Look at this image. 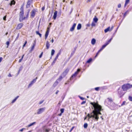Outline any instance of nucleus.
Returning <instances> with one entry per match:
<instances>
[{"label": "nucleus", "mask_w": 132, "mask_h": 132, "mask_svg": "<svg viewBox=\"0 0 132 132\" xmlns=\"http://www.w3.org/2000/svg\"><path fill=\"white\" fill-rule=\"evenodd\" d=\"M90 104L92 105L94 108V109L90 114H88L87 116L85 118L84 120H85L88 117V120L89 121L90 118H92L95 121H97L99 118V114L101 115L102 114L100 111L102 110L101 106L95 103L91 102Z\"/></svg>", "instance_id": "nucleus-1"}, {"label": "nucleus", "mask_w": 132, "mask_h": 132, "mask_svg": "<svg viewBox=\"0 0 132 132\" xmlns=\"http://www.w3.org/2000/svg\"><path fill=\"white\" fill-rule=\"evenodd\" d=\"M105 102L107 103L109 105H111V109L112 110H114L115 108V104H114L113 105V102L111 98H108L105 101Z\"/></svg>", "instance_id": "nucleus-2"}, {"label": "nucleus", "mask_w": 132, "mask_h": 132, "mask_svg": "<svg viewBox=\"0 0 132 132\" xmlns=\"http://www.w3.org/2000/svg\"><path fill=\"white\" fill-rule=\"evenodd\" d=\"M132 87V85H130L129 84H127L123 85L122 86L121 89H122L124 91H125L131 88Z\"/></svg>", "instance_id": "nucleus-3"}, {"label": "nucleus", "mask_w": 132, "mask_h": 132, "mask_svg": "<svg viewBox=\"0 0 132 132\" xmlns=\"http://www.w3.org/2000/svg\"><path fill=\"white\" fill-rule=\"evenodd\" d=\"M118 94L119 97H121L125 93L123 92V90L120 87L117 90Z\"/></svg>", "instance_id": "nucleus-4"}, {"label": "nucleus", "mask_w": 132, "mask_h": 132, "mask_svg": "<svg viewBox=\"0 0 132 132\" xmlns=\"http://www.w3.org/2000/svg\"><path fill=\"white\" fill-rule=\"evenodd\" d=\"M45 109L46 108L45 107L39 109L37 110V114H40L42 113L45 111Z\"/></svg>", "instance_id": "nucleus-5"}, {"label": "nucleus", "mask_w": 132, "mask_h": 132, "mask_svg": "<svg viewBox=\"0 0 132 132\" xmlns=\"http://www.w3.org/2000/svg\"><path fill=\"white\" fill-rule=\"evenodd\" d=\"M129 12H128V11L127 10L126 11L125 13L124 14H123V17L122 18V20H121V22L119 24V25L118 27H117V29H118V28L119 27V26L120 25V24L121 22H122V20L124 19V18L127 15V14H129Z\"/></svg>", "instance_id": "nucleus-6"}, {"label": "nucleus", "mask_w": 132, "mask_h": 132, "mask_svg": "<svg viewBox=\"0 0 132 132\" xmlns=\"http://www.w3.org/2000/svg\"><path fill=\"white\" fill-rule=\"evenodd\" d=\"M37 79V77L35 79H33L32 80L31 82L29 84L28 87V88H29L32 85L35 83L36 82Z\"/></svg>", "instance_id": "nucleus-7"}, {"label": "nucleus", "mask_w": 132, "mask_h": 132, "mask_svg": "<svg viewBox=\"0 0 132 132\" xmlns=\"http://www.w3.org/2000/svg\"><path fill=\"white\" fill-rule=\"evenodd\" d=\"M69 71V68H67L65 71H64L62 75V76L64 77L67 74Z\"/></svg>", "instance_id": "nucleus-8"}, {"label": "nucleus", "mask_w": 132, "mask_h": 132, "mask_svg": "<svg viewBox=\"0 0 132 132\" xmlns=\"http://www.w3.org/2000/svg\"><path fill=\"white\" fill-rule=\"evenodd\" d=\"M60 54H61V51H60V50L59 52L57 54L56 57H55V58L53 61L52 64H54L55 63L57 59L58 58L59 56L60 55Z\"/></svg>", "instance_id": "nucleus-9"}, {"label": "nucleus", "mask_w": 132, "mask_h": 132, "mask_svg": "<svg viewBox=\"0 0 132 132\" xmlns=\"http://www.w3.org/2000/svg\"><path fill=\"white\" fill-rule=\"evenodd\" d=\"M49 29L48 28L47 30L46 31L45 34V39H46L48 36L49 32Z\"/></svg>", "instance_id": "nucleus-10"}, {"label": "nucleus", "mask_w": 132, "mask_h": 132, "mask_svg": "<svg viewBox=\"0 0 132 132\" xmlns=\"http://www.w3.org/2000/svg\"><path fill=\"white\" fill-rule=\"evenodd\" d=\"M32 0H28L26 5V7L28 8L29 7L31 3L32 2Z\"/></svg>", "instance_id": "nucleus-11"}, {"label": "nucleus", "mask_w": 132, "mask_h": 132, "mask_svg": "<svg viewBox=\"0 0 132 132\" xmlns=\"http://www.w3.org/2000/svg\"><path fill=\"white\" fill-rule=\"evenodd\" d=\"M35 42L32 45L31 47V49H30L29 51V53H31V52L32 51H33V50L34 49L35 46Z\"/></svg>", "instance_id": "nucleus-12"}, {"label": "nucleus", "mask_w": 132, "mask_h": 132, "mask_svg": "<svg viewBox=\"0 0 132 132\" xmlns=\"http://www.w3.org/2000/svg\"><path fill=\"white\" fill-rule=\"evenodd\" d=\"M23 26V24L22 23H20L18 24L17 27V29H21Z\"/></svg>", "instance_id": "nucleus-13"}, {"label": "nucleus", "mask_w": 132, "mask_h": 132, "mask_svg": "<svg viewBox=\"0 0 132 132\" xmlns=\"http://www.w3.org/2000/svg\"><path fill=\"white\" fill-rule=\"evenodd\" d=\"M76 26V23H74L72 27L70 28V31L72 32L74 31Z\"/></svg>", "instance_id": "nucleus-14"}, {"label": "nucleus", "mask_w": 132, "mask_h": 132, "mask_svg": "<svg viewBox=\"0 0 132 132\" xmlns=\"http://www.w3.org/2000/svg\"><path fill=\"white\" fill-rule=\"evenodd\" d=\"M31 16L32 18H34L35 16V10H32L31 12Z\"/></svg>", "instance_id": "nucleus-15"}, {"label": "nucleus", "mask_w": 132, "mask_h": 132, "mask_svg": "<svg viewBox=\"0 0 132 132\" xmlns=\"http://www.w3.org/2000/svg\"><path fill=\"white\" fill-rule=\"evenodd\" d=\"M57 13V11H55L54 13L53 18L54 20H55L56 18Z\"/></svg>", "instance_id": "nucleus-16"}, {"label": "nucleus", "mask_w": 132, "mask_h": 132, "mask_svg": "<svg viewBox=\"0 0 132 132\" xmlns=\"http://www.w3.org/2000/svg\"><path fill=\"white\" fill-rule=\"evenodd\" d=\"M36 123V122H34L31 123H30L27 126V127L29 128V127L32 126L35 124Z\"/></svg>", "instance_id": "nucleus-17"}, {"label": "nucleus", "mask_w": 132, "mask_h": 132, "mask_svg": "<svg viewBox=\"0 0 132 132\" xmlns=\"http://www.w3.org/2000/svg\"><path fill=\"white\" fill-rule=\"evenodd\" d=\"M63 77V76L61 75L60 76L59 78L56 80L58 81V82H60L62 80Z\"/></svg>", "instance_id": "nucleus-18"}, {"label": "nucleus", "mask_w": 132, "mask_h": 132, "mask_svg": "<svg viewBox=\"0 0 132 132\" xmlns=\"http://www.w3.org/2000/svg\"><path fill=\"white\" fill-rule=\"evenodd\" d=\"M50 46V44L49 43L48 41H47L46 42V48L47 49H48L49 48Z\"/></svg>", "instance_id": "nucleus-19"}, {"label": "nucleus", "mask_w": 132, "mask_h": 132, "mask_svg": "<svg viewBox=\"0 0 132 132\" xmlns=\"http://www.w3.org/2000/svg\"><path fill=\"white\" fill-rule=\"evenodd\" d=\"M24 14L23 11H21L20 13V18H22Z\"/></svg>", "instance_id": "nucleus-20"}, {"label": "nucleus", "mask_w": 132, "mask_h": 132, "mask_svg": "<svg viewBox=\"0 0 132 132\" xmlns=\"http://www.w3.org/2000/svg\"><path fill=\"white\" fill-rule=\"evenodd\" d=\"M19 97V96H17L12 101L11 103L13 104L16 101L17 98Z\"/></svg>", "instance_id": "nucleus-21"}, {"label": "nucleus", "mask_w": 132, "mask_h": 132, "mask_svg": "<svg viewBox=\"0 0 132 132\" xmlns=\"http://www.w3.org/2000/svg\"><path fill=\"white\" fill-rule=\"evenodd\" d=\"M96 43V40L94 38H93L91 40V44L94 45Z\"/></svg>", "instance_id": "nucleus-22"}, {"label": "nucleus", "mask_w": 132, "mask_h": 132, "mask_svg": "<svg viewBox=\"0 0 132 132\" xmlns=\"http://www.w3.org/2000/svg\"><path fill=\"white\" fill-rule=\"evenodd\" d=\"M81 25L80 23H79L78 24L77 27V29L78 30L80 29L81 28Z\"/></svg>", "instance_id": "nucleus-23"}, {"label": "nucleus", "mask_w": 132, "mask_h": 132, "mask_svg": "<svg viewBox=\"0 0 132 132\" xmlns=\"http://www.w3.org/2000/svg\"><path fill=\"white\" fill-rule=\"evenodd\" d=\"M110 27H109L106 29L104 30V32L105 33L107 32L108 31H110Z\"/></svg>", "instance_id": "nucleus-24"}, {"label": "nucleus", "mask_w": 132, "mask_h": 132, "mask_svg": "<svg viewBox=\"0 0 132 132\" xmlns=\"http://www.w3.org/2000/svg\"><path fill=\"white\" fill-rule=\"evenodd\" d=\"M59 82L57 81H56L53 85V86L55 87L58 84Z\"/></svg>", "instance_id": "nucleus-25"}, {"label": "nucleus", "mask_w": 132, "mask_h": 132, "mask_svg": "<svg viewBox=\"0 0 132 132\" xmlns=\"http://www.w3.org/2000/svg\"><path fill=\"white\" fill-rule=\"evenodd\" d=\"M130 0H126L125 2V3L124 5V7H125L127 4L129 3V2Z\"/></svg>", "instance_id": "nucleus-26"}, {"label": "nucleus", "mask_w": 132, "mask_h": 132, "mask_svg": "<svg viewBox=\"0 0 132 132\" xmlns=\"http://www.w3.org/2000/svg\"><path fill=\"white\" fill-rule=\"evenodd\" d=\"M80 71V69H78L77 70V71H76L74 74L75 75H76V76H77V75L78 74V72Z\"/></svg>", "instance_id": "nucleus-27"}, {"label": "nucleus", "mask_w": 132, "mask_h": 132, "mask_svg": "<svg viewBox=\"0 0 132 132\" xmlns=\"http://www.w3.org/2000/svg\"><path fill=\"white\" fill-rule=\"evenodd\" d=\"M80 71V69H78L77 70V71H76L74 74L75 75H76V76H77V75L78 74V72Z\"/></svg>", "instance_id": "nucleus-28"}, {"label": "nucleus", "mask_w": 132, "mask_h": 132, "mask_svg": "<svg viewBox=\"0 0 132 132\" xmlns=\"http://www.w3.org/2000/svg\"><path fill=\"white\" fill-rule=\"evenodd\" d=\"M15 3V1L14 0H12L11 1V3L10 4V5H11L12 4L14 5Z\"/></svg>", "instance_id": "nucleus-29"}, {"label": "nucleus", "mask_w": 132, "mask_h": 132, "mask_svg": "<svg viewBox=\"0 0 132 132\" xmlns=\"http://www.w3.org/2000/svg\"><path fill=\"white\" fill-rule=\"evenodd\" d=\"M36 34L39 35L40 37H41L42 34L39 32V31H36Z\"/></svg>", "instance_id": "nucleus-30"}, {"label": "nucleus", "mask_w": 132, "mask_h": 132, "mask_svg": "<svg viewBox=\"0 0 132 132\" xmlns=\"http://www.w3.org/2000/svg\"><path fill=\"white\" fill-rule=\"evenodd\" d=\"M25 19H26L25 17H23V16L22 17V18H20V19H19L20 21V22H21L23 20H25Z\"/></svg>", "instance_id": "nucleus-31"}, {"label": "nucleus", "mask_w": 132, "mask_h": 132, "mask_svg": "<svg viewBox=\"0 0 132 132\" xmlns=\"http://www.w3.org/2000/svg\"><path fill=\"white\" fill-rule=\"evenodd\" d=\"M55 52V50H54L53 49L52 50L51 52V55L52 56H53L54 55Z\"/></svg>", "instance_id": "nucleus-32"}, {"label": "nucleus", "mask_w": 132, "mask_h": 132, "mask_svg": "<svg viewBox=\"0 0 132 132\" xmlns=\"http://www.w3.org/2000/svg\"><path fill=\"white\" fill-rule=\"evenodd\" d=\"M76 76V75H75L74 74H73L72 75L71 77L70 78V80H72L73 78L75 77Z\"/></svg>", "instance_id": "nucleus-33"}, {"label": "nucleus", "mask_w": 132, "mask_h": 132, "mask_svg": "<svg viewBox=\"0 0 132 132\" xmlns=\"http://www.w3.org/2000/svg\"><path fill=\"white\" fill-rule=\"evenodd\" d=\"M93 20L96 23L98 20V19L97 18L95 17L93 19Z\"/></svg>", "instance_id": "nucleus-34"}, {"label": "nucleus", "mask_w": 132, "mask_h": 132, "mask_svg": "<svg viewBox=\"0 0 132 132\" xmlns=\"http://www.w3.org/2000/svg\"><path fill=\"white\" fill-rule=\"evenodd\" d=\"M92 60V58H90L87 61L86 63H90Z\"/></svg>", "instance_id": "nucleus-35"}, {"label": "nucleus", "mask_w": 132, "mask_h": 132, "mask_svg": "<svg viewBox=\"0 0 132 132\" xmlns=\"http://www.w3.org/2000/svg\"><path fill=\"white\" fill-rule=\"evenodd\" d=\"M88 126V124L87 123H85L84 126V127L85 128H86Z\"/></svg>", "instance_id": "nucleus-36"}, {"label": "nucleus", "mask_w": 132, "mask_h": 132, "mask_svg": "<svg viewBox=\"0 0 132 132\" xmlns=\"http://www.w3.org/2000/svg\"><path fill=\"white\" fill-rule=\"evenodd\" d=\"M106 45L104 44V45H103L102 46V47L101 48V49H102V50L104 49V48L106 47Z\"/></svg>", "instance_id": "nucleus-37"}, {"label": "nucleus", "mask_w": 132, "mask_h": 132, "mask_svg": "<svg viewBox=\"0 0 132 132\" xmlns=\"http://www.w3.org/2000/svg\"><path fill=\"white\" fill-rule=\"evenodd\" d=\"M128 99L130 101H132V97L129 96V97Z\"/></svg>", "instance_id": "nucleus-38"}, {"label": "nucleus", "mask_w": 132, "mask_h": 132, "mask_svg": "<svg viewBox=\"0 0 132 132\" xmlns=\"http://www.w3.org/2000/svg\"><path fill=\"white\" fill-rule=\"evenodd\" d=\"M126 103V102L125 101H124L121 104V106H122L123 105H124L125 104V103Z\"/></svg>", "instance_id": "nucleus-39"}, {"label": "nucleus", "mask_w": 132, "mask_h": 132, "mask_svg": "<svg viewBox=\"0 0 132 132\" xmlns=\"http://www.w3.org/2000/svg\"><path fill=\"white\" fill-rule=\"evenodd\" d=\"M132 10V7H130L128 10V11L129 12L130 11H131V10Z\"/></svg>", "instance_id": "nucleus-40"}, {"label": "nucleus", "mask_w": 132, "mask_h": 132, "mask_svg": "<svg viewBox=\"0 0 132 132\" xmlns=\"http://www.w3.org/2000/svg\"><path fill=\"white\" fill-rule=\"evenodd\" d=\"M19 35H20V34H19V33H18V34L17 37H16V38L15 39V40H16L18 39V38L19 37Z\"/></svg>", "instance_id": "nucleus-41"}, {"label": "nucleus", "mask_w": 132, "mask_h": 132, "mask_svg": "<svg viewBox=\"0 0 132 132\" xmlns=\"http://www.w3.org/2000/svg\"><path fill=\"white\" fill-rule=\"evenodd\" d=\"M9 41L7 42L6 43V44L7 45V47H8V46H9Z\"/></svg>", "instance_id": "nucleus-42"}, {"label": "nucleus", "mask_w": 132, "mask_h": 132, "mask_svg": "<svg viewBox=\"0 0 132 132\" xmlns=\"http://www.w3.org/2000/svg\"><path fill=\"white\" fill-rule=\"evenodd\" d=\"M60 111L61 112V113H63L64 111V109H60Z\"/></svg>", "instance_id": "nucleus-43"}, {"label": "nucleus", "mask_w": 132, "mask_h": 132, "mask_svg": "<svg viewBox=\"0 0 132 132\" xmlns=\"http://www.w3.org/2000/svg\"><path fill=\"white\" fill-rule=\"evenodd\" d=\"M99 88V87H97L95 88V90L96 91H98Z\"/></svg>", "instance_id": "nucleus-44"}, {"label": "nucleus", "mask_w": 132, "mask_h": 132, "mask_svg": "<svg viewBox=\"0 0 132 132\" xmlns=\"http://www.w3.org/2000/svg\"><path fill=\"white\" fill-rule=\"evenodd\" d=\"M91 25L92 27H93L95 26V24L94 23L92 22V23Z\"/></svg>", "instance_id": "nucleus-45"}, {"label": "nucleus", "mask_w": 132, "mask_h": 132, "mask_svg": "<svg viewBox=\"0 0 132 132\" xmlns=\"http://www.w3.org/2000/svg\"><path fill=\"white\" fill-rule=\"evenodd\" d=\"M102 50L100 48L97 53L98 54Z\"/></svg>", "instance_id": "nucleus-46"}, {"label": "nucleus", "mask_w": 132, "mask_h": 132, "mask_svg": "<svg viewBox=\"0 0 132 132\" xmlns=\"http://www.w3.org/2000/svg\"><path fill=\"white\" fill-rule=\"evenodd\" d=\"M86 102V101H83L81 103V104L82 105L85 104Z\"/></svg>", "instance_id": "nucleus-47"}, {"label": "nucleus", "mask_w": 132, "mask_h": 132, "mask_svg": "<svg viewBox=\"0 0 132 132\" xmlns=\"http://www.w3.org/2000/svg\"><path fill=\"white\" fill-rule=\"evenodd\" d=\"M74 127H72L70 131V132H71L72 130L73 129H74Z\"/></svg>", "instance_id": "nucleus-48"}, {"label": "nucleus", "mask_w": 132, "mask_h": 132, "mask_svg": "<svg viewBox=\"0 0 132 132\" xmlns=\"http://www.w3.org/2000/svg\"><path fill=\"white\" fill-rule=\"evenodd\" d=\"M121 4H119L118 5V7L119 8H120L121 7Z\"/></svg>", "instance_id": "nucleus-49"}, {"label": "nucleus", "mask_w": 132, "mask_h": 132, "mask_svg": "<svg viewBox=\"0 0 132 132\" xmlns=\"http://www.w3.org/2000/svg\"><path fill=\"white\" fill-rule=\"evenodd\" d=\"M79 97H80V98L82 100H84L85 99L84 98V97H82L80 96Z\"/></svg>", "instance_id": "nucleus-50"}, {"label": "nucleus", "mask_w": 132, "mask_h": 132, "mask_svg": "<svg viewBox=\"0 0 132 132\" xmlns=\"http://www.w3.org/2000/svg\"><path fill=\"white\" fill-rule=\"evenodd\" d=\"M43 102H44V101H40L39 103V104H42V103H43Z\"/></svg>", "instance_id": "nucleus-51"}, {"label": "nucleus", "mask_w": 132, "mask_h": 132, "mask_svg": "<svg viewBox=\"0 0 132 132\" xmlns=\"http://www.w3.org/2000/svg\"><path fill=\"white\" fill-rule=\"evenodd\" d=\"M112 38H111L109 40H108L107 42L109 43L111 42V40H112Z\"/></svg>", "instance_id": "nucleus-52"}, {"label": "nucleus", "mask_w": 132, "mask_h": 132, "mask_svg": "<svg viewBox=\"0 0 132 132\" xmlns=\"http://www.w3.org/2000/svg\"><path fill=\"white\" fill-rule=\"evenodd\" d=\"M112 38H111L109 40H108L107 42L109 43L111 42V40H112Z\"/></svg>", "instance_id": "nucleus-53"}, {"label": "nucleus", "mask_w": 132, "mask_h": 132, "mask_svg": "<svg viewBox=\"0 0 132 132\" xmlns=\"http://www.w3.org/2000/svg\"><path fill=\"white\" fill-rule=\"evenodd\" d=\"M112 38H111L109 40H108L107 42L109 43L111 42V40H112Z\"/></svg>", "instance_id": "nucleus-54"}, {"label": "nucleus", "mask_w": 132, "mask_h": 132, "mask_svg": "<svg viewBox=\"0 0 132 132\" xmlns=\"http://www.w3.org/2000/svg\"><path fill=\"white\" fill-rule=\"evenodd\" d=\"M109 43L107 41L106 43H105V44L106 45V46H107Z\"/></svg>", "instance_id": "nucleus-55"}, {"label": "nucleus", "mask_w": 132, "mask_h": 132, "mask_svg": "<svg viewBox=\"0 0 132 132\" xmlns=\"http://www.w3.org/2000/svg\"><path fill=\"white\" fill-rule=\"evenodd\" d=\"M49 130L48 129H46L45 130V132H49Z\"/></svg>", "instance_id": "nucleus-56"}, {"label": "nucleus", "mask_w": 132, "mask_h": 132, "mask_svg": "<svg viewBox=\"0 0 132 132\" xmlns=\"http://www.w3.org/2000/svg\"><path fill=\"white\" fill-rule=\"evenodd\" d=\"M45 9V6L43 7L42 9V11H43Z\"/></svg>", "instance_id": "nucleus-57"}, {"label": "nucleus", "mask_w": 132, "mask_h": 132, "mask_svg": "<svg viewBox=\"0 0 132 132\" xmlns=\"http://www.w3.org/2000/svg\"><path fill=\"white\" fill-rule=\"evenodd\" d=\"M42 54H43V52H42L41 53V54L39 56V57L40 58H41L42 57Z\"/></svg>", "instance_id": "nucleus-58"}, {"label": "nucleus", "mask_w": 132, "mask_h": 132, "mask_svg": "<svg viewBox=\"0 0 132 132\" xmlns=\"http://www.w3.org/2000/svg\"><path fill=\"white\" fill-rule=\"evenodd\" d=\"M24 129H25V128H23L21 129H20L19 131H22Z\"/></svg>", "instance_id": "nucleus-59"}, {"label": "nucleus", "mask_w": 132, "mask_h": 132, "mask_svg": "<svg viewBox=\"0 0 132 132\" xmlns=\"http://www.w3.org/2000/svg\"><path fill=\"white\" fill-rule=\"evenodd\" d=\"M20 9L21 10V11H23V6H22V7H21Z\"/></svg>", "instance_id": "nucleus-60"}, {"label": "nucleus", "mask_w": 132, "mask_h": 132, "mask_svg": "<svg viewBox=\"0 0 132 132\" xmlns=\"http://www.w3.org/2000/svg\"><path fill=\"white\" fill-rule=\"evenodd\" d=\"M6 16H4L3 18V20H6Z\"/></svg>", "instance_id": "nucleus-61"}, {"label": "nucleus", "mask_w": 132, "mask_h": 132, "mask_svg": "<svg viewBox=\"0 0 132 132\" xmlns=\"http://www.w3.org/2000/svg\"><path fill=\"white\" fill-rule=\"evenodd\" d=\"M22 60V59H20L19 61V63L21 62Z\"/></svg>", "instance_id": "nucleus-62"}, {"label": "nucleus", "mask_w": 132, "mask_h": 132, "mask_svg": "<svg viewBox=\"0 0 132 132\" xmlns=\"http://www.w3.org/2000/svg\"><path fill=\"white\" fill-rule=\"evenodd\" d=\"M2 60V57H0V63L1 62Z\"/></svg>", "instance_id": "nucleus-63"}, {"label": "nucleus", "mask_w": 132, "mask_h": 132, "mask_svg": "<svg viewBox=\"0 0 132 132\" xmlns=\"http://www.w3.org/2000/svg\"><path fill=\"white\" fill-rule=\"evenodd\" d=\"M59 92V91L58 90H57L56 92L55 93V94H57Z\"/></svg>", "instance_id": "nucleus-64"}]
</instances>
